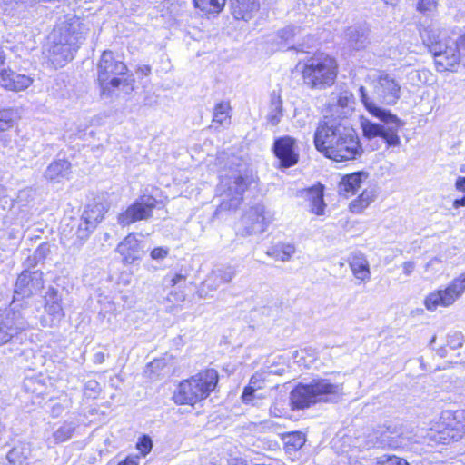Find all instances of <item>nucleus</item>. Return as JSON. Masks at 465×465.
I'll use <instances>...</instances> for the list:
<instances>
[{
	"label": "nucleus",
	"instance_id": "obj_58",
	"mask_svg": "<svg viewBox=\"0 0 465 465\" xmlns=\"http://www.w3.org/2000/svg\"><path fill=\"white\" fill-rule=\"evenodd\" d=\"M0 202L7 203L6 190L4 186L0 185Z\"/></svg>",
	"mask_w": 465,
	"mask_h": 465
},
{
	"label": "nucleus",
	"instance_id": "obj_55",
	"mask_svg": "<svg viewBox=\"0 0 465 465\" xmlns=\"http://www.w3.org/2000/svg\"><path fill=\"white\" fill-rule=\"evenodd\" d=\"M138 456H128L124 460L119 462L117 465H138Z\"/></svg>",
	"mask_w": 465,
	"mask_h": 465
},
{
	"label": "nucleus",
	"instance_id": "obj_14",
	"mask_svg": "<svg viewBox=\"0 0 465 465\" xmlns=\"http://www.w3.org/2000/svg\"><path fill=\"white\" fill-rule=\"evenodd\" d=\"M44 287L43 273L39 271H23L18 276L15 293L22 297H29L38 293Z\"/></svg>",
	"mask_w": 465,
	"mask_h": 465
},
{
	"label": "nucleus",
	"instance_id": "obj_59",
	"mask_svg": "<svg viewBox=\"0 0 465 465\" xmlns=\"http://www.w3.org/2000/svg\"><path fill=\"white\" fill-rule=\"evenodd\" d=\"M6 59V54L4 51V48L0 45V66L5 64Z\"/></svg>",
	"mask_w": 465,
	"mask_h": 465
},
{
	"label": "nucleus",
	"instance_id": "obj_56",
	"mask_svg": "<svg viewBox=\"0 0 465 465\" xmlns=\"http://www.w3.org/2000/svg\"><path fill=\"white\" fill-rule=\"evenodd\" d=\"M270 413L274 417H282L284 414V410L279 408L277 404H273L270 408Z\"/></svg>",
	"mask_w": 465,
	"mask_h": 465
},
{
	"label": "nucleus",
	"instance_id": "obj_36",
	"mask_svg": "<svg viewBox=\"0 0 465 465\" xmlns=\"http://www.w3.org/2000/svg\"><path fill=\"white\" fill-rule=\"evenodd\" d=\"M15 112L12 109L0 110V132L6 131L14 125Z\"/></svg>",
	"mask_w": 465,
	"mask_h": 465
},
{
	"label": "nucleus",
	"instance_id": "obj_21",
	"mask_svg": "<svg viewBox=\"0 0 465 465\" xmlns=\"http://www.w3.org/2000/svg\"><path fill=\"white\" fill-rule=\"evenodd\" d=\"M349 266L353 275L361 282H367L371 278L370 264L365 255L360 252L351 254L348 260Z\"/></svg>",
	"mask_w": 465,
	"mask_h": 465
},
{
	"label": "nucleus",
	"instance_id": "obj_24",
	"mask_svg": "<svg viewBox=\"0 0 465 465\" xmlns=\"http://www.w3.org/2000/svg\"><path fill=\"white\" fill-rule=\"evenodd\" d=\"M361 173H354L344 176L338 185L339 193L345 198L354 195L361 186Z\"/></svg>",
	"mask_w": 465,
	"mask_h": 465
},
{
	"label": "nucleus",
	"instance_id": "obj_53",
	"mask_svg": "<svg viewBox=\"0 0 465 465\" xmlns=\"http://www.w3.org/2000/svg\"><path fill=\"white\" fill-rule=\"evenodd\" d=\"M325 205H310L309 212L317 216L325 215Z\"/></svg>",
	"mask_w": 465,
	"mask_h": 465
},
{
	"label": "nucleus",
	"instance_id": "obj_30",
	"mask_svg": "<svg viewBox=\"0 0 465 465\" xmlns=\"http://www.w3.org/2000/svg\"><path fill=\"white\" fill-rule=\"evenodd\" d=\"M231 105L228 102H221L213 108V123L220 125L229 124L231 119Z\"/></svg>",
	"mask_w": 465,
	"mask_h": 465
},
{
	"label": "nucleus",
	"instance_id": "obj_60",
	"mask_svg": "<svg viewBox=\"0 0 465 465\" xmlns=\"http://www.w3.org/2000/svg\"><path fill=\"white\" fill-rule=\"evenodd\" d=\"M35 381H36V380H35V379H34V378H28V379H26V380H25V388H26V389H28V390H29V389H31V386H32V385H34V383H35Z\"/></svg>",
	"mask_w": 465,
	"mask_h": 465
},
{
	"label": "nucleus",
	"instance_id": "obj_27",
	"mask_svg": "<svg viewBox=\"0 0 465 465\" xmlns=\"http://www.w3.org/2000/svg\"><path fill=\"white\" fill-rule=\"evenodd\" d=\"M296 252V247L292 243L280 242L268 250L266 254L277 261L289 262Z\"/></svg>",
	"mask_w": 465,
	"mask_h": 465
},
{
	"label": "nucleus",
	"instance_id": "obj_25",
	"mask_svg": "<svg viewBox=\"0 0 465 465\" xmlns=\"http://www.w3.org/2000/svg\"><path fill=\"white\" fill-rule=\"evenodd\" d=\"M353 104L354 99L352 94L347 90H344L340 92L333 98L331 108L337 113H339V110L341 109V114H342L343 117H346V115L352 111Z\"/></svg>",
	"mask_w": 465,
	"mask_h": 465
},
{
	"label": "nucleus",
	"instance_id": "obj_42",
	"mask_svg": "<svg viewBox=\"0 0 465 465\" xmlns=\"http://www.w3.org/2000/svg\"><path fill=\"white\" fill-rule=\"evenodd\" d=\"M265 378L266 375L264 372H256L251 377L249 383L252 384L254 389L260 390L263 387Z\"/></svg>",
	"mask_w": 465,
	"mask_h": 465
},
{
	"label": "nucleus",
	"instance_id": "obj_48",
	"mask_svg": "<svg viewBox=\"0 0 465 465\" xmlns=\"http://www.w3.org/2000/svg\"><path fill=\"white\" fill-rule=\"evenodd\" d=\"M255 391L256 389H254V387L249 383V385L244 388L243 392L242 394V401L244 403H249L250 401H252Z\"/></svg>",
	"mask_w": 465,
	"mask_h": 465
},
{
	"label": "nucleus",
	"instance_id": "obj_12",
	"mask_svg": "<svg viewBox=\"0 0 465 465\" xmlns=\"http://www.w3.org/2000/svg\"><path fill=\"white\" fill-rule=\"evenodd\" d=\"M401 94V85L389 74L381 73L373 85L374 99L381 104H396Z\"/></svg>",
	"mask_w": 465,
	"mask_h": 465
},
{
	"label": "nucleus",
	"instance_id": "obj_22",
	"mask_svg": "<svg viewBox=\"0 0 465 465\" xmlns=\"http://www.w3.org/2000/svg\"><path fill=\"white\" fill-rule=\"evenodd\" d=\"M153 205H129L127 209L119 214L118 222L123 226L129 225L140 220L151 216Z\"/></svg>",
	"mask_w": 465,
	"mask_h": 465
},
{
	"label": "nucleus",
	"instance_id": "obj_9",
	"mask_svg": "<svg viewBox=\"0 0 465 465\" xmlns=\"http://www.w3.org/2000/svg\"><path fill=\"white\" fill-rule=\"evenodd\" d=\"M13 302L10 308L0 314V346L7 343L11 339L28 327V322L22 312L15 310Z\"/></svg>",
	"mask_w": 465,
	"mask_h": 465
},
{
	"label": "nucleus",
	"instance_id": "obj_37",
	"mask_svg": "<svg viewBox=\"0 0 465 465\" xmlns=\"http://www.w3.org/2000/svg\"><path fill=\"white\" fill-rule=\"evenodd\" d=\"M100 391L101 386L95 380H90L84 385V394L88 398H96Z\"/></svg>",
	"mask_w": 465,
	"mask_h": 465
},
{
	"label": "nucleus",
	"instance_id": "obj_17",
	"mask_svg": "<svg viewBox=\"0 0 465 465\" xmlns=\"http://www.w3.org/2000/svg\"><path fill=\"white\" fill-rule=\"evenodd\" d=\"M45 310L49 317L42 318L41 323L44 327L55 325L64 315L61 299L58 296V292L54 288H50L46 292Z\"/></svg>",
	"mask_w": 465,
	"mask_h": 465
},
{
	"label": "nucleus",
	"instance_id": "obj_39",
	"mask_svg": "<svg viewBox=\"0 0 465 465\" xmlns=\"http://www.w3.org/2000/svg\"><path fill=\"white\" fill-rule=\"evenodd\" d=\"M447 342L451 349H459L463 346L465 342V337L461 332L455 331L449 335Z\"/></svg>",
	"mask_w": 465,
	"mask_h": 465
},
{
	"label": "nucleus",
	"instance_id": "obj_26",
	"mask_svg": "<svg viewBox=\"0 0 465 465\" xmlns=\"http://www.w3.org/2000/svg\"><path fill=\"white\" fill-rule=\"evenodd\" d=\"M283 115L282 100L278 92L273 91L271 94L270 107L267 114L268 122L275 126L277 125Z\"/></svg>",
	"mask_w": 465,
	"mask_h": 465
},
{
	"label": "nucleus",
	"instance_id": "obj_18",
	"mask_svg": "<svg viewBox=\"0 0 465 465\" xmlns=\"http://www.w3.org/2000/svg\"><path fill=\"white\" fill-rule=\"evenodd\" d=\"M33 84V79L25 74H17L11 69H0V84L10 91H23Z\"/></svg>",
	"mask_w": 465,
	"mask_h": 465
},
{
	"label": "nucleus",
	"instance_id": "obj_16",
	"mask_svg": "<svg viewBox=\"0 0 465 465\" xmlns=\"http://www.w3.org/2000/svg\"><path fill=\"white\" fill-rule=\"evenodd\" d=\"M441 52L432 54L435 58V65L439 72L452 70L460 62V53L457 44L450 40L442 46Z\"/></svg>",
	"mask_w": 465,
	"mask_h": 465
},
{
	"label": "nucleus",
	"instance_id": "obj_15",
	"mask_svg": "<svg viewBox=\"0 0 465 465\" xmlns=\"http://www.w3.org/2000/svg\"><path fill=\"white\" fill-rule=\"evenodd\" d=\"M445 433L454 440H459L465 434V410L446 411L441 415Z\"/></svg>",
	"mask_w": 465,
	"mask_h": 465
},
{
	"label": "nucleus",
	"instance_id": "obj_57",
	"mask_svg": "<svg viewBox=\"0 0 465 465\" xmlns=\"http://www.w3.org/2000/svg\"><path fill=\"white\" fill-rule=\"evenodd\" d=\"M94 357L95 363H103L105 359L104 353L101 352V351L96 352Z\"/></svg>",
	"mask_w": 465,
	"mask_h": 465
},
{
	"label": "nucleus",
	"instance_id": "obj_51",
	"mask_svg": "<svg viewBox=\"0 0 465 465\" xmlns=\"http://www.w3.org/2000/svg\"><path fill=\"white\" fill-rule=\"evenodd\" d=\"M259 5L255 1L251 2L250 6H248L245 10V13L242 15L241 18L243 20H248L251 18L250 13L255 10H258Z\"/></svg>",
	"mask_w": 465,
	"mask_h": 465
},
{
	"label": "nucleus",
	"instance_id": "obj_44",
	"mask_svg": "<svg viewBox=\"0 0 465 465\" xmlns=\"http://www.w3.org/2000/svg\"><path fill=\"white\" fill-rule=\"evenodd\" d=\"M379 465H409L408 462L397 456H388L385 460H381Z\"/></svg>",
	"mask_w": 465,
	"mask_h": 465
},
{
	"label": "nucleus",
	"instance_id": "obj_29",
	"mask_svg": "<svg viewBox=\"0 0 465 465\" xmlns=\"http://www.w3.org/2000/svg\"><path fill=\"white\" fill-rule=\"evenodd\" d=\"M105 213L104 205H86L81 220L87 224H90L92 228H94L96 224L103 219Z\"/></svg>",
	"mask_w": 465,
	"mask_h": 465
},
{
	"label": "nucleus",
	"instance_id": "obj_13",
	"mask_svg": "<svg viewBox=\"0 0 465 465\" xmlns=\"http://www.w3.org/2000/svg\"><path fill=\"white\" fill-rule=\"evenodd\" d=\"M273 153L282 168L292 167L299 161L296 140L288 135L277 138L274 141Z\"/></svg>",
	"mask_w": 465,
	"mask_h": 465
},
{
	"label": "nucleus",
	"instance_id": "obj_38",
	"mask_svg": "<svg viewBox=\"0 0 465 465\" xmlns=\"http://www.w3.org/2000/svg\"><path fill=\"white\" fill-rule=\"evenodd\" d=\"M94 228L81 220V223L78 226V229L75 232L77 239L79 240V243L82 244L84 241H86Z\"/></svg>",
	"mask_w": 465,
	"mask_h": 465
},
{
	"label": "nucleus",
	"instance_id": "obj_31",
	"mask_svg": "<svg viewBox=\"0 0 465 465\" xmlns=\"http://www.w3.org/2000/svg\"><path fill=\"white\" fill-rule=\"evenodd\" d=\"M30 455V448L26 444L14 447L6 455L7 460L13 465H22Z\"/></svg>",
	"mask_w": 465,
	"mask_h": 465
},
{
	"label": "nucleus",
	"instance_id": "obj_63",
	"mask_svg": "<svg viewBox=\"0 0 465 465\" xmlns=\"http://www.w3.org/2000/svg\"><path fill=\"white\" fill-rule=\"evenodd\" d=\"M183 279H184V277H183L182 274H176V275L172 279L173 285L177 284V283H178L180 281H182Z\"/></svg>",
	"mask_w": 465,
	"mask_h": 465
},
{
	"label": "nucleus",
	"instance_id": "obj_28",
	"mask_svg": "<svg viewBox=\"0 0 465 465\" xmlns=\"http://www.w3.org/2000/svg\"><path fill=\"white\" fill-rule=\"evenodd\" d=\"M324 186L318 183L309 188L300 190L297 195L303 201L311 203H324L323 201Z\"/></svg>",
	"mask_w": 465,
	"mask_h": 465
},
{
	"label": "nucleus",
	"instance_id": "obj_32",
	"mask_svg": "<svg viewBox=\"0 0 465 465\" xmlns=\"http://www.w3.org/2000/svg\"><path fill=\"white\" fill-rule=\"evenodd\" d=\"M284 448L287 452L300 450L305 443V435L299 431H293L283 435Z\"/></svg>",
	"mask_w": 465,
	"mask_h": 465
},
{
	"label": "nucleus",
	"instance_id": "obj_3",
	"mask_svg": "<svg viewBox=\"0 0 465 465\" xmlns=\"http://www.w3.org/2000/svg\"><path fill=\"white\" fill-rule=\"evenodd\" d=\"M360 93L366 109L382 122V124H376L363 120L361 122L363 135L368 139L381 137L389 146H398L401 143L398 132L403 125V122L390 111L379 107L375 101L367 95V91L363 86L360 88Z\"/></svg>",
	"mask_w": 465,
	"mask_h": 465
},
{
	"label": "nucleus",
	"instance_id": "obj_11",
	"mask_svg": "<svg viewBox=\"0 0 465 465\" xmlns=\"http://www.w3.org/2000/svg\"><path fill=\"white\" fill-rule=\"evenodd\" d=\"M249 176L239 171L229 177H223L218 186L217 192L222 197L220 203H228L232 201H241L242 194L247 188Z\"/></svg>",
	"mask_w": 465,
	"mask_h": 465
},
{
	"label": "nucleus",
	"instance_id": "obj_61",
	"mask_svg": "<svg viewBox=\"0 0 465 465\" xmlns=\"http://www.w3.org/2000/svg\"><path fill=\"white\" fill-rule=\"evenodd\" d=\"M363 206L362 205H350V210L352 212V213H361L362 212V208Z\"/></svg>",
	"mask_w": 465,
	"mask_h": 465
},
{
	"label": "nucleus",
	"instance_id": "obj_54",
	"mask_svg": "<svg viewBox=\"0 0 465 465\" xmlns=\"http://www.w3.org/2000/svg\"><path fill=\"white\" fill-rule=\"evenodd\" d=\"M415 269V263L413 262H406L402 264L403 273L406 276H410Z\"/></svg>",
	"mask_w": 465,
	"mask_h": 465
},
{
	"label": "nucleus",
	"instance_id": "obj_64",
	"mask_svg": "<svg viewBox=\"0 0 465 465\" xmlns=\"http://www.w3.org/2000/svg\"><path fill=\"white\" fill-rule=\"evenodd\" d=\"M385 4L395 5L397 4V0H383Z\"/></svg>",
	"mask_w": 465,
	"mask_h": 465
},
{
	"label": "nucleus",
	"instance_id": "obj_5",
	"mask_svg": "<svg viewBox=\"0 0 465 465\" xmlns=\"http://www.w3.org/2000/svg\"><path fill=\"white\" fill-rule=\"evenodd\" d=\"M217 382L218 373L215 370L201 371L180 382L173 394V400L177 404L194 405L207 398L215 389Z\"/></svg>",
	"mask_w": 465,
	"mask_h": 465
},
{
	"label": "nucleus",
	"instance_id": "obj_49",
	"mask_svg": "<svg viewBox=\"0 0 465 465\" xmlns=\"http://www.w3.org/2000/svg\"><path fill=\"white\" fill-rule=\"evenodd\" d=\"M456 187L465 193V177H460L456 182ZM453 203H465V196L461 200H454Z\"/></svg>",
	"mask_w": 465,
	"mask_h": 465
},
{
	"label": "nucleus",
	"instance_id": "obj_34",
	"mask_svg": "<svg viewBox=\"0 0 465 465\" xmlns=\"http://www.w3.org/2000/svg\"><path fill=\"white\" fill-rule=\"evenodd\" d=\"M346 38L353 49H361L364 46V34L357 27H350L346 31Z\"/></svg>",
	"mask_w": 465,
	"mask_h": 465
},
{
	"label": "nucleus",
	"instance_id": "obj_19",
	"mask_svg": "<svg viewBox=\"0 0 465 465\" xmlns=\"http://www.w3.org/2000/svg\"><path fill=\"white\" fill-rule=\"evenodd\" d=\"M116 252L122 256L125 264H131L141 259L143 251L140 242L134 233H129L116 247Z\"/></svg>",
	"mask_w": 465,
	"mask_h": 465
},
{
	"label": "nucleus",
	"instance_id": "obj_62",
	"mask_svg": "<svg viewBox=\"0 0 465 465\" xmlns=\"http://www.w3.org/2000/svg\"><path fill=\"white\" fill-rule=\"evenodd\" d=\"M139 71H140L142 74H143L147 75V74H150V72H151V68H150V66H148V65H143V66H141V67L139 68Z\"/></svg>",
	"mask_w": 465,
	"mask_h": 465
},
{
	"label": "nucleus",
	"instance_id": "obj_8",
	"mask_svg": "<svg viewBox=\"0 0 465 465\" xmlns=\"http://www.w3.org/2000/svg\"><path fill=\"white\" fill-rule=\"evenodd\" d=\"M465 292V276L453 279L450 284L442 290L430 293L424 302L429 311H435L439 306L449 307L460 299Z\"/></svg>",
	"mask_w": 465,
	"mask_h": 465
},
{
	"label": "nucleus",
	"instance_id": "obj_10",
	"mask_svg": "<svg viewBox=\"0 0 465 465\" xmlns=\"http://www.w3.org/2000/svg\"><path fill=\"white\" fill-rule=\"evenodd\" d=\"M273 221V216L265 211L264 205H251L241 219L242 235L263 232Z\"/></svg>",
	"mask_w": 465,
	"mask_h": 465
},
{
	"label": "nucleus",
	"instance_id": "obj_41",
	"mask_svg": "<svg viewBox=\"0 0 465 465\" xmlns=\"http://www.w3.org/2000/svg\"><path fill=\"white\" fill-rule=\"evenodd\" d=\"M378 193L375 188H371L370 190H364L361 195L360 199L361 203H370L377 200Z\"/></svg>",
	"mask_w": 465,
	"mask_h": 465
},
{
	"label": "nucleus",
	"instance_id": "obj_35",
	"mask_svg": "<svg viewBox=\"0 0 465 465\" xmlns=\"http://www.w3.org/2000/svg\"><path fill=\"white\" fill-rule=\"evenodd\" d=\"M194 5L206 12H220L224 6L225 0H193Z\"/></svg>",
	"mask_w": 465,
	"mask_h": 465
},
{
	"label": "nucleus",
	"instance_id": "obj_40",
	"mask_svg": "<svg viewBox=\"0 0 465 465\" xmlns=\"http://www.w3.org/2000/svg\"><path fill=\"white\" fill-rule=\"evenodd\" d=\"M298 28L293 25H289L278 32L279 37L285 43L292 41L297 34Z\"/></svg>",
	"mask_w": 465,
	"mask_h": 465
},
{
	"label": "nucleus",
	"instance_id": "obj_4",
	"mask_svg": "<svg viewBox=\"0 0 465 465\" xmlns=\"http://www.w3.org/2000/svg\"><path fill=\"white\" fill-rule=\"evenodd\" d=\"M342 394V384L331 383L327 379L313 380L310 384H300L291 392L292 409L302 410L319 402H328Z\"/></svg>",
	"mask_w": 465,
	"mask_h": 465
},
{
	"label": "nucleus",
	"instance_id": "obj_6",
	"mask_svg": "<svg viewBox=\"0 0 465 465\" xmlns=\"http://www.w3.org/2000/svg\"><path fill=\"white\" fill-rule=\"evenodd\" d=\"M337 74L335 59L324 54L306 59L302 69L303 83L311 89L322 90L331 86Z\"/></svg>",
	"mask_w": 465,
	"mask_h": 465
},
{
	"label": "nucleus",
	"instance_id": "obj_7",
	"mask_svg": "<svg viewBox=\"0 0 465 465\" xmlns=\"http://www.w3.org/2000/svg\"><path fill=\"white\" fill-rule=\"evenodd\" d=\"M128 68L126 64L117 60L112 51H104L97 64V80L101 86L102 93H110L112 89L123 86L130 87L134 90V77L131 75L127 78L120 76L126 74Z\"/></svg>",
	"mask_w": 465,
	"mask_h": 465
},
{
	"label": "nucleus",
	"instance_id": "obj_23",
	"mask_svg": "<svg viewBox=\"0 0 465 465\" xmlns=\"http://www.w3.org/2000/svg\"><path fill=\"white\" fill-rule=\"evenodd\" d=\"M71 163L67 160H57L51 163L45 170V176L50 181L59 182L70 173Z\"/></svg>",
	"mask_w": 465,
	"mask_h": 465
},
{
	"label": "nucleus",
	"instance_id": "obj_20",
	"mask_svg": "<svg viewBox=\"0 0 465 465\" xmlns=\"http://www.w3.org/2000/svg\"><path fill=\"white\" fill-rule=\"evenodd\" d=\"M420 37L423 44L428 46L431 54L440 53L444 44L451 40L445 33L433 26L424 28L423 31L420 32Z\"/></svg>",
	"mask_w": 465,
	"mask_h": 465
},
{
	"label": "nucleus",
	"instance_id": "obj_46",
	"mask_svg": "<svg viewBox=\"0 0 465 465\" xmlns=\"http://www.w3.org/2000/svg\"><path fill=\"white\" fill-rule=\"evenodd\" d=\"M169 253V250L163 247H156L152 250L150 256L153 260H163Z\"/></svg>",
	"mask_w": 465,
	"mask_h": 465
},
{
	"label": "nucleus",
	"instance_id": "obj_1",
	"mask_svg": "<svg viewBox=\"0 0 465 465\" xmlns=\"http://www.w3.org/2000/svg\"><path fill=\"white\" fill-rule=\"evenodd\" d=\"M316 149L335 162L354 160L363 150L356 131L343 119L325 116L314 133Z\"/></svg>",
	"mask_w": 465,
	"mask_h": 465
},
{
	"label": "nucleus",
	"instance_id": "obj_33",
	"mask_svg": "<svg viewBox=\"0 0 465 465\" xmlns=\"http://www.w3.org/2000/svg\"><path fill=\"white\" fill-rule=\"evenodd\" d=\"M76 429L75 423L72 421L64 422L53 433V441L55 444L64 442L72 438Z\"/></svg>",
	"mask_w": 465,
	"mask_h": 465
},
{
	"label": "nucleus",
	"instance_id": "obj_2",
	"mask_svg": "<svg viewBox=\"0 0 465 465\" xmlns=\"http://www.w3.org/2000/svg\"><path fill=\"white\" fill-rule=\"evenodd\" d=\"M88 31V25L75 16L59 23L48 35L45 45L50 61L57 66L71 61Z\"/></svg>",
	"mask_w": 465,
	"mask_h": 465
},
{
	"label": "nucleus",
	"instance_id": "obj_45",
	"mask_svg": "<svg viewBox=\"0 0 465 465\" xmlns=\"http://www.w3.org/2000/svg\"><path fill=\"white\" fill-rule=\"evenodd\" d=\"M437 3L435 0H419L418 9L421 12L432 11L436 8Z\"/></svg>",
	"mask_w": 465,
	"mask_h": 465
},
{
	"label": "nucleus",
	"instance_id": "obj_47",
	"mask_svg": "<svg viewBox=\"0 0 465 465\" xmlns=\"http://www.w3.org/2000/svg\"><path fill=\"white\" fill-rule=\"evenodd\" d=\"M235 273L234 271L232 268H227L224 271H219L217 277L220 279L222 282H229L232 280Z\"/></svg>",
	"mask_w": 465,
	"mask_h": 465
},
{
	"label": "nucleus",
	"instance_id": "obj_43",
	"mask_svg": "<svg viewBox=\"0 0 465 465\" xmlns=\"http://www.w3.org/2000/svg\"><path fill=\"white\" fill-rule=\"evenodd\" d=\"M137 449L143 456H145L152 449V440L149 437L143 436L137 443Z\"/></svg>",
	"mask_w": 465,
	"mask_h": 465
},
{
	"label": "nucleus",
	"instance_id": "obj_52",
	"mask_svg": "<svg viewBox=\"0 0 465 465\" xmlns=\"http://www.w3.org/2000/svg\"><path fill=\"white\" fill-rule=\"evenodd\" d=\"M47 251L48 247L46 245H41L40 247H38L34 252V262H35L37 259L44 258Z\"/></svg>",
	"mask_w": 465,
	"mask_h": 465
},
{
	"label": "nucleus",
	"instance_id": "obj_50",
	"mask_svg": "<svg viewBox=\"0 0 465 465\" xmlns=\"http://www.w3.org/2000/svg\"><path fill=\"white\" fill-rule=\"evenodd\" d=\"M32 194H35L32 189H25L20 191L18 194V199L20 201H34L35 199L32 197Z\"/></svg>",
	"mask_w": 465,
	"mask_h": 465
}]
</instances>
